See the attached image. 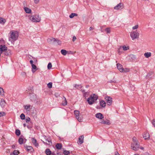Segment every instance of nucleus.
Segmentation results:
<instances>
[{
	"label": "nucleus",
	"instance_id": "774afa93",
	"mask_svg": "<svg viewBox=\"0 0 155 155\" xmlns=\"http://www.w3.org/2000/svg\"><path fill=\"white\" fill-rule=\"evenodd\" d=\"M140 148L142 150H143L144 149V148L143 147H141Z\"/></svg>",
	"mask_w": 155,
	"mask_h": 155
},
{
	"label": "nucleus",
	"instance_id": "de8ad7c7",
	"mask_svg": "<svg viewBox=\"0 0 155 155\" xmlns=\"http://www.w3.org/2000/svg\"><path fill=\"white\" fill-rule=\"evenodd\" d=\"M153 126L155 127V119L153 120L151 122Z\"/></svg>",
	"mask_w": 155,
	"mask_h": 155
},
{
	"label": "nucleus",
	"instance_id": "a18cd8bd",
	"mask_svg": "<svg viewBox=\"0 0 155 155\" xmlns=\"http://www.w3.org/2000/svg\"><path fill=\"white\" fill-rule=\"evenodd\" d=\"M89 93L88 92L84 93V95L85 97H87L89 95Z\"/></svg>",
	"mask_w": 155,
	"mask_h": 155
},
{
	"label": "nucleus",
	"instance_id": "58836bf2",
	"mask_svg": "<svg viewBox=\"0 0 155 155\" xmlns=\"http://www.w3.org/2000/svg\"><path fill=\"white\" fill-rule=\"evenodd\" d=\"M70 153L69 151L64 150V151L63 153L65 155H68Z\"/></svg>",
	"mask_w": 155,
	"mask_h": 155
},
{
	"label": "nucleus",
	"instance_id": "423d86ee",
	"mask_svg": "<svg viewBox=\"0 0 155 155\" xmlns=\"http://www.w3.org/2000/svg\"><path fill=\"white\" fill-rule=\"evenodd\" d=\"M105 99L107 105H110L111 104L112 102V97L110 96H106Z\"/></svg>",
	"mask_w": 155,
	"mask_h": 155
},
{
	"label": "nucleus",
	"instance_id": "f3484780",
	"mask_svg": "<svg viewBox=\"0 0 155 155\" xmlns=\"http://www.w3.org/2000/svg\"><path fill=\"white\" fill-rule=\"evenodd\" d=\"M84 136L81 135L80 136L78 139L79 144H81L83 143Z\"/></svg>",
	"mask_w": 155,
	"mask_h": 155
},
{
	"label": "nucleus",
	"instance_id": "7c9ffc66",
	"mask_svg": "<svg viewBox=\"0 0 155 155\" xmlns=\"http://www.w3.org/2000/svg\"><path fill=\"white\" fill-rule=\"evenodd\" d=\"M78 15L75 13H72L69 15V17L71 18H72L74 16H77Z\"/></svg>",
	"mask_w": 155,
	"mask_h": 155
},
{
	"label": "nucleus",
	"instance_id": "603ef678",
	"mask_svg": "<svg viewBox=\"0 0 155 155\" xmlns=\"http://www.w3.org/2000/svg\"><path fill=\"white\" fill-rule=\"evenodd\" d=\"M40 0H34V2L35 4L38 3Z\"/></svg>",
	"mask_w": 155,
	"mask_h": 155
},
{
	"label": "nucleus",
	"instance_id": "4468645a",
	"mask_svg": "<svg viewBox=\"0 0 155 155\" xmlns=\"http://www.w3.org/2000/svg\"><path fill=\"white\" fill-rule=\"evenodd\" d=\"M95 116L97 118L100 119H102L104 118V116L103 115L100 113L96 114Z\"/></svg>",
	"mask_w": 155,
	"mask_h": 155
},
{
	"label": "nucleus",
	"instance_id": "dca6fc26",
	"mask_svg": "<svg viewBox=\"0 0 155 155\" xmlns=\"http://www.w3.org/2000/svg\"><path fill=\"white\" fill-rule=\"evenodd\" d=\"M123 4L122 3H120L114 8V9L116 10H118L121 7L123 6Z\"/></svg>",
	"mask_w": 155,
	"mask_h": 155
},
{
	"label": "nucleus",
	"instance_id": "338daca9",
	"mask_svg": "<svg viewBox=\"0 0 155 155\" xmlns=\"http://www.w3.org/2000/svg\"><path fill=\"white\" fill-rule=\"evenodd\" d=\"M110 82H114V83H116V81H111Z\"/></svg>",
	"mask_w": 155,
	"mask_h": 155
},
{
	"label": "nucleus",
	"instance_id": "2f4dec72",
	"mask_svg": "<svg viewBox=\"0 0 155 155\" xmlns=\"http://www.w3.org/2000/svg\"><path fill=\"white\" fill-rule=\"evenodd\" d=\"M123 71H122L121 72H129L130 71L129 69L127 68H123V70H122Z\"/></svg>",
	"mask_w": 155,
	"mask_h": 155
},
{
	"label": "nucleus",
	"instance_id": "aec40b11",
	"mask_svg": "<svg viewBox=\"0 0 155 155\" xmlns=\"http://www.w3.org/2000/svg\"><path fill=\"white\" fill-rule=\"evenodd\" d=\"M117 69L121 72L122 70H123V68L122 66L119 63H117Z\"/></svg>",
	"mask_w": 155,
	"mask_h": 155
},
{
	"label": "nucleus",
	"instance_id": "f257e3e1",
	"mask_svg": "<svg viewBox=\"0 0 155 155\" xmlns=\"http://www.w3.org/2000/svg\"><path fill=\"white\" fill-rule=\"evenodd\" d=\"M10 36L9 37V40L11 42L16 41L18 37V33L17 31H11L10 33Z\"/></svg>",
	"mask_w": 155,
	"mask_h": 155
},
{
	"label": "nucleus",
	"instance_id": "37998d69",
	"mask_svg": "<svg viewBox=\"0 0 155 155\" xmlns=\"http://www.w3.org/2000/svg\"><path fill=\"white\" fill-rule=\"evenodd\" d=\"M63 98L64 99L65 102L64 103H62V104L64 106L66 105L67 104V102L66 100V98L64 97H63Z\"/></svg>",
	"mask_w": 155,
	"mask_h": 155
},
{
	"label": "nucleus",
	"instance_id": "09e8293b",
	"mask_svg": "<svg viewBox=\"0 0 155 155\" xmlns=\"http://www.w3.org/2000/svg\"><path fill=\"white\" fill-rule=\"evenodd\" d=\"M31 66L32 67V69H36L37 67L35 64H32V65H31Z\"/></svg>",
	"mask_w": 155,
	"mask_h": 155
},
{
	"label": "nucleus",
	"instance_id": "ea45409f",
	"mask_svg": "<svg viewBox=\"0 0 155 155\" xmlns=\"http://www.w3.org/2000/svg\"><path fill=\"white\" fill-rule=\"evenodd\" d=\"M52 67L51 63L50 62L49 63L48 65V69H50Z\"/></svg>",
	"mask_w": 155,
	"mask_h": 155
},
{
	"label": "nucleus",
	"instance_id": "c03bdc74",
	"mask_svg": "<svg viewBox=\"0 0 155 155\" xmlns=\"http://www.w3.org/2000/svg\"><path fill=\"white\" fill-rule=\"evenodd\" d=\"M105 31H107L108 33H109L110 32V28H107L105 29Z\"/></svg>",
	"mask_w": 155,
	"mask_h": 155
},
{
	"label": "nucleus",
	"instance_id": "f704fd0d",
	"mask_svg": "<svg viewBox=\"0 0 155 155\" xmlns=\"http://www.w3.org/2000/svg\"><path fill=\"white\" fill-rule=\"evenodd\" d=\"M52 82H49L47 84V86L49 88H51L52 87Z\"/></svg>",
	"mask_w": 155,
	"mask_h": 155
},
{
	"label": "nucleus",
	"instance_id": "412c9836",
	"mask_svg": "<svg viewBox=\"0 0 155 155\" xmlns=\"http://www.w3.org/2000/svg\"><path fill=\"white\" fill-rule=\"evenodd\" d=\"M100 104L102 107H104L106 105V103L104 101H100Z\"/></svg>",
	"mask_w": 155,
	"mask_h": 155
},
{
	"label": "nucleus",
	"instance_id": "0e129e2a",
	"mask_svg": "<svg viewBox=\"0 0 155 155\" xmlns=\"http://www.w3.org/2000/svg\"><path fill=\"white\" fill-rule=\"evenodd\" d=\"M145 155H151L148 153H145Z\"/></svg>",
	"mask_w": 155,
	"mask_h": 155
},
{
	"label": "nucleus",
	"instance_id": "7ed1b4c3",
	"mask_svg": "<svg viewBox=\"0 0 155 155\" xmlns=\"http://www.w3.org/2000/svg\"><path fill=\"white\" fill-rule=\"evenodd\" d=\"M29 18L32 21L36 22H38L41 20V17L38 15L31 16L29 17Z\"/></svg>",
	"mask_w": 155,
	"mask_h": 155
},
{
	"label": "nucleus",
	"instance_id": "6e6d98bb",
	"mask_svg": "<svg viewBox=\"0 0 155 155\" xmlns=\"http://www.w3.org/2000/svg\"><path fill=\"white\" fill-rule=\"evenodd\" d=\"M136 138L134 137H133V140L134 141V142H135V141H136Z\"/></svg>",
	"mask_w": 155,
	"mask_h": 155
},
{
	"label": "nucleus",
	"instance_id": "a211bd4d",
	"mask_svg": "<svg viewBox=\"0 0 155 155\" xmlns=\"http://www.w3.org/2000/svg\"><path fill=\"white\" fill-rule=\"evenodd\" d=\"M45 139L46 141H47L48 142V143H47L48 144L51 145L52 144V142L51 141V139L48 137H45Z\"/></svg>",
	"mask_w": 155,
	"mask_h": 155
},
{
	"label": "nucleus",
	"instance_id": "3c124183",
	"mask_svg": "<svg viewBox=\"0 0 155 155\" xmlns=\"http://www.w3.org/2000/svg\"><path fill=\"white\" fill-rule=\"evenodd\" d=\"M76 39V38L75 36H73V37L72 41H74Z\"/></svg>",
	"mask_w": 155,
	"mask_h": 155
},
{
	"label": "nucleus",
	"instance_id": "6e6552de",
	"mask_svg": "<svg viewBox=\"0 0 155 155\" xmlns=\"http://www.w3.org/2000/svg\"><path fill=\"white\" fill-rule=\"evenodd\" d=\"M26 141V140L25 139H24V137L22 136H21L19 138L18 142L20 144H21L23 143H25Z\"/></svg>",
	"mask_w": 155,
	"mask_h": 155
},
{
	"label": "nucleus",
	"instance_id": "5fc2aeb1",
	"mask_svg": "<svg viewBox=\"0 0 155 155\" xmlns=\"http://www.w3.org/2000/svg\"><path fill=\"white\" fill-rule=\"evenodd\" d=\"M30 63L31 64V65H32V64H33V61L32 60H31L30 61Z\"/></svg>",
	"mask_w": 155,
	"mask_h": 155
},
{
	"label": "nucleus",
	"instance_id": "9b49d317",
	"mask_svg": "<svg viewBox=\"0 0 155 155\" xmlns=\"http://www.w3.org/2000/svg\"><path fill=\"white\" fill-rule=\"evenodd\" d=\"M48 42L49 43H53L57 41V40L54 38H48L47 39Z\"/></svg>",
	"mask_w": 155,
	"mask_h": 155
},
{
	"label": "nucleus",
	"instance_id": "4c0bfd02",
	"mask_svg": "<svg viewBox=\"0 0 155 155\" xmlns=\"http://www.w3.org/2000/svg\"><path fill=\"white\" fill-rule=\"evenodd\" d=\"M122 48H123L124 50L126 51L128 49H129V47L128 46L126 47L124 45L122 47Z\"/></svg>",
	"mask_w": 155,
	"mask_h": 155
},
{
	"label": "nucleus",
	"instance_id": "4d7b16f0",
	"mask_svg": "<svg viewBox=\"0 0 155 155\" xmlns=\"http://www.w3.org/2000/svg\"><path fill=\"white\" fill-rule=\"evenodd\" d=\"M51 155H56V153L54 152H53L52 153L51 152Z\"/></svg>",
	"mask_w": 155,
	"mask_h": 155
},
{
	"label": "nucleus",
	"instance_id": "72a5a7b5",
	"mask_svg": "<svg viewBox=\"0 0 155 155\" xmlns=\"http://www.w3.org/2000/svg\"><path fill=\"white\" fill-rule=\"evenodd\" d=\"M19 153V152L17 150H14L13 152V154L14 155H18Z\"/></svg>",
	"mask_w": 155,
	"mask_h": 155
},
{
	"label": "nucleus",
	"instance_id": "864d4df0",
	"mask_svg": "<svg viewBox=\"0 0 155 155\" xmlns=\"http://www.w3.org/2000/svg\"><path fill=\"white\" fill-rule=\"evenodd\" d=\"M57 41V43L58 45L61 44V41L59 40H57V41Z\"/></svg>",
	"mask_w": 155,
	"mask_h": 155
},
{
	"label": "nucleus",
	"instance_id": "c9c22d12",
	"mask_svg": "<svg viewBox=\"0 0 155 155\" xmlns=\"http://www.w3.org/2000/svg\"><path fill=\"white\" fill-rule=\"evenodd\" d=\"M20 117L21 118L22 120H24L25 119V114H21L20 116Z\"/></svg>",
	"mask_w": 155,
	"mask_h": 155
},
{
	"label": "nucleus",
	"instance_id": "5701e85b",
	"mask_svg": "<svg viewBox=\"0 0 155 155\" xmlns=\"http://www.w3.org/2000/svg\"><path fill=\"white\" fill-rule=\"evenodd\" d=\"M24 9L25 12L27 13H30L31 12V10L28 7H24Z\"/></svg>",
	"mask_w": 155,
	"mask_h": 155
},
{
	"label": "nucleus",
	"instance_id": "0eeeda50",
	"mask_svg": "<svg viewBox=\"0 0 155 155\" xmlns=\"http://www.w3.org/2000/svg\"><path fill=\"white\" fill-rule=\"evenodd\" d=\"M74 113L76 117L78 120L80 122H82V119L79 117V111L78 110H76L74 111Z\"/></svg>",
	"mask_w": 155,
	"mask_h": 155
},
{
	"label": "nucleus",
	"instance_id": "b1692460",
	"mask_svg": "<svg viewBox=\"0 0 155 155\" xmlns=\"http://www.w3.org/2000/svg\"><path fill=\"white\" fill-rule=\"evenodd\" d=\"M101 124H106L109 125L110 124V121L109 120H107L106 121H104V120H101L100 122Z\"/></svg>",
	"mask_w": 155,
	"mask_h": 155
},
{
	"label": "nucleus",
	"instance_id": "13d9d810",
	"mask_svg": "<svg viewBox=\"0 0 155 155\" xmlns=\"http://www.w3.org/2000/svg\"><path fill=\"white\" fill-rule=\"evenodd\" d=\"M4 43V40L2 39L0 40V44Z\"/></svg>",
	"mask_w": 155,
	"mask_h": 155
},
{
	"label": "nucleus",
	"instance_id": "9d476101",
	"mask_svg": "<svg viewBox=\"0 0 155 155\" xmlns=\"http://www.w3.org/2000/svg\"><path fill=\"white\" fill-rule=\"evenodd\" d=\"M3 52L4 54L6 56H10L11 54V50L9 49L7 50V49L5 50V51H3Z\"/></svg>",
	"mask_w": 155,
	"mask_h": 155
},
{
	"label": "nucleus",
	"instance_id": "bf43d9fd",
	"mask_svg": "<svg viewBox=\"0 0 155 155\" xmlns=\"http://www.w3.org/2000/svg\"><path fill=\"white\" fill-rule=\"evenodd\" d=\"M94 29V28L93 27H90L89 28V30L90 31H91Z\"/></svg>",
	"mask_w": 155,
	"mask_h": 155
},
{
	"label": "nucleus",
	"instance_id": "4be33fe9",
	"mask_svg": "<svg viewBox=\"0 0 155 155\" xmlns=\"http://www.w3.org/2000/svg\"><path fill=\"white\" fill-rule=\"evenodd\" d=\"M30 97L31 100V101H35L36 99V96L35 94H31L30 95Z\"/></svg>",
	"mask_w": 155,
	"mask_h": 155
},
{
	"label": "nucleus",
	"instance_id": "a19ab883",
	"mask_svg": "<svg viewBox=\"0 0 155 155\" xmlns=\"http://www.w3.org/2000/svg\"><path fill=\"white\" fill-rule=\"evenodd\" d=\"M152 74V73L151 72L148 73L147 75V77L148 78H151Z\"/></svg>",
	"mask_w": 155,
	"mask_h": 155
},
{
	"label": "nucleus",
	"instance_id": "a878e982",
	"mask_svg": "<svg viewBox=\"0 0 155 155\" xmlns=\"http://www.w3.org/2000/svg\"><path fill=\"white\" fill-rule=\"evenodd\" d=\"M30 105H25L24 106V107L25 110L27 111H29L30 110Z\"/></svg>",
	"mask_w": 155,
	"mask_h": 155
},
{
	"label": "nucleus",
	"instance_id": "e433bc0d",
	"mask_svg": "<svg viewBox=\"0 0 155 155\" xmlns=\"http://www.w3.org/2000/svg\"><path fill=\"white\" fill-rule=\"evenodd\" d=\"M4 93V91L2 87H0V94L1 95H3Z\"/></svg>",
	"mask_w": 155,
	"mask_h": 155
},
{
	"label": "nucleus",
	"instance_id": "f8f14e48",
	"mask_svg": "<svg viewBox=\"0 0 155 155\" xmlns=\"http://www.w3.org/2000/svg\"><path fill=\"white\" fill-rule=\"evenodd\" d=\"M25 147L27 150V151L29 152H32L34 150L33 149L32 146H29L24 145Z\"/></svg>",
	"mask_w": 155,
	"mask_h": 155
},
{
	"label": "nucleus",
	"instance_id": "ddd939ff",
	"mask_svg": "<svg viewBox=\"0 0 155 155\" xmlns=\"http://www.w3.org/2000/svg\"><path fill=\"white\" fill-rule=\"evenodd\" d=\"M143 137L145 140L150 138V136L149 133L147 132H144L143 135Z\"/></svg>",
	"mask_w": 155,
	"mask_h": 155
},
{
	"label": "nucleus",
	"instance_id": "c756f323",
	"mask_svg": "<svg viewBox=\"0 0 155 155\" xmlns=\"http://www.w3.org/2000/svg\"><path fill=\"white\" fill-rule=\"evenodd\" d=\"M144 55L146 58H148L151 56V53L150 52L145 53Z\"/></svg>",
	"mask_w": 155,
	"mask_h": 155
},
{
	"label": "nucleus",
	"instance_id": "bb28decb",
	"mask_svg": "<svg viewBox=\"0 0 155 155\" xmlns=\"http://www.w3.org/2000/svg\"><path fill=\"white\" fill-rule=\"evenodd\" d=\"M45 153L47 155H50L51 153V152L49 149H47L45 150Z\"/></svg>",
	"mask_w": 155,
	"mask_h": 155
},
{
	"label": "nucleus",
	"instance_id": "cd10ccee",
	"mask_svg": "<svg viewBox=\"0 0 155 155\" xmlns=\"http://www.w3.org/2000/svg\"><path fill=\"white\" fill-rule=\"evenodd\" d=\"M6 22V20L5 19L2 18L0 17V23L4 24Z\"/></svg>",
	"mask_w": 155,
	"mask_h": 155
},
{
	"label": "nucleus",
	"instance_id": "680f3d73",
	"mask_svg": "<svg viewBox=\"0 0 155 155\" xmlns=\"http://www.w3.org/2000/svg\"><path fill=\"white\" fill-rule=\"evenodd\" d=\"M15 147V145H13L12 146V148L13 149H14Z\"/></svg>",
	"mask_w": 155,
	"mask_h": 155
},
{
	"label": "nucleus",
	"instance_id": "6ab92c4d",
	"mask_svg": "<svg viewBox=\"0 0 155 155\" xmlns=\"http://www.w3.org/2000/svg\"><path fill=\"white\" fill-rule=\"evenodd\" d=\"M6 102L3 99H1L0 102V105L2 107H4L5 105Z\"/></svg>",
	"mask_w": 155,
	"mask_h": 155
},
{
	"label": "nucleus",
	"instance_id": "052dcab7",
	"mask_svg": "<svg viewBox=\"0 0 155 155\" xmlns=\"http://www.w3.org/2000/svg\"><path fill=\"white\" fill-rule=\"evenodd\" d=\"M115 155H120L119 153H118L117 152H115Z\"/></svg>",
	"mask_w": 155,
	"mask_h": 155
},
{
	"label": "nucleus",
	"instance_id": "79ce46f5",
	"mask_svg": "<svg viewBox=\"0 0 155 155\" xmlns=\"http://www.w3.org/2000/svg\"><path fill=\"white\" fill-rule=\"evenodd\" d=\"M6 115V113L4 112H0V117L5 116Z\"/></svg>",
	"mask_w": 155,
	"mask_h": 155
},
{
	"label": "nucleus",
	"instance_id": "1a4fd4ad",
	"mask_svg": "<svg viewBox=\"0 0 155 155\" xmlns=\"http://www.w3.org/2000/svg\"><path fill=\"white\" fill-rule=\"evenodd\" d=\"M7 49V47L4 45H0V54L2 53L3 51Z\"/></svg>",
	"mask_w": 155,
	"mask_h": 155
},
{
	"label": "nucleus",
	"instance_id": "49530a36",
	"mask_svg": "<svg viewBox=\"0 0 155 155\" xmlns=\"http://www.w3.org/2000/svg\"><path fill=\"white\" fill-rule=\"evenodd\" d=\"M138 27V25H135L133 27H132V29L133 30H135L136 29H137Z\"/></svg>",
	"mask_w": 155,
	"mask_h": 155
},
{
	"label": "nucleus",
	"instance_id": "39448f33",
	"mask_svg": "<svg viewBox=\"0 0 155 155\" xmlns=\"http://www.w3.org/2000/svg\"><path fill=\"white\" fill-rule=\"evenodd\" d=\"M139 147V143L138 141H135V142L131 144V148L134 150H138Z\"/></svg>",
	"mask_w": 155,
	"mask_h": 155
},
{
	"label": "nucleus",
	"instance_id": "8fccbe9b",
	"mask_svg": "<svg viewBox=\"0 0 155 155\" xmlns=\"http://www.w3.org/2000/svg\"><path fill=\"white\" fill-rule=\"evenodd\" d=\"M30 119L29 117H28L26 118V122H28L30 121Z\"/></svg>",
	"mask_w": 155,
	"mask_h": 155
},
{
	"label": "nucleus",
	"instance_id": "f03ea898",
	"mask_svg": "<svg viewBox=\"0 0 155 155\" xmlns=\"http://www.w3.org/2000/svg\"><path fill=\"white\" fill-rule=\"evenodd\" d=\"M98 96L95 94L91 95L87 100L88 104L90 105L92 104L94 102L98 99Z\"/></svg>",
	"mask_w": 155,
	"mask_h": 155
},
{
	"label": "nucleus",
	"instance_id": "2eb2a0df",
	"mask_svg": "<svg viewBox=\"0 0 155 155\" xmlns=\"http://www.w3.org/2000/svg\"><path fill=\"white\" fill-rule=\"evenodd\" d=\"M32 142L34 145L36 147H38V144L37 143L36 140L34 138H31Z\"/></svg>",
	"mask_w": 155,
	"mask_h": 155
},
{
	"label": "nucleus",
	"instance_id": "e2e57ef3",
	"mask_svg": "<svg viewBox=\"0 0 155 155\" xmlns=\"http://www.w3.org/2000/svg\"><path fill=\"white\" fill-rule=\"evenodd\" d=\"M79 86V85H77L76 84L75 85V86H74V87H76V88H78V87Z\"/></svg>",
	"mask_w": 155,
	"mask_h": 155
},
{
	"label": "nucleus",
	"instance_id": "69168bd1",
	"mask_svg": "<svg viewBox=\"0 0 155 155\" xmlns=\"http://www.w3.org/2000/svg\"><path fill=\"white\" fill-rule=\"evenodd\" d=\"M81 91H82V92L83 93H84V92L85 93V90H81Z\"/></svg>",
	"mask_w": 155,
	"mask_h": 155
},
{
	"label": "nucleus",
	"instance_id": "473e14b6",
	"mask_svg": "<svg viewBox=\"0 0 155 155\" xmlns=\"http://www.w3.org/2000/svg\"><path fill=\"white\" fill-rule=\"evenodd\" d=\"M15 134L17 136H19L20 134V131L18 129H16L15 130Z\"/></svg>",
	"mask_w": 155,
	"mask_h": 155
},
{
	"label": "nucleus",
	"instance_id": "c85d7f7f",
	"mask_svg": "<svg viewBox=\"0 0 155 155\" xmlns=\"http://www.w3.org/2000/svg\"><path fill=\"white\" fill-rule=\"evenodd\" d=\"M61 54L64 55H66L68 53V51L64 49L61 50Z\"/></svg>",
	"mask_w": 155,
	"mask_h": 155
},
{
	"label": "nucleus",
	"instance_id": "393cba45",
	"mask_svg": "<svg viewBox=\"0 0 155 155\" xmlns=\"http://www.w3.org/2000/svg\"><path fill=\"white\" fill-rule=\"evenodd\" d=\"M55 147L58 149H61L62 147V144L61 143H57L55 145Z\"/></svg>",
	"mask_w": 155,
	"mask_h": 155
},
{
	"label": "nucleus",
	"instance_id": "20e7f679",
	"mask_svg": "<svg viewBox=\"0 0 155 155\" xmlns=\"http://www.w3.org/2000/svg\"><path fill=\"white\" fill-rule=\"evenodd\" d=\"M139 34L137 30L132 31L130 33V36L133 40L139 38Z\"/></svg>",
	"mask_w": 155,
	"mask_h": 155
}]
</instances>
